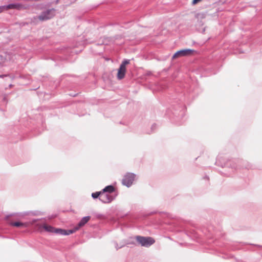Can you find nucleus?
<instances>
[{
  "mask_svg": "<svg viewBox=\"0 0 262 262\" xmlns=\"http://www.w3.org/2000/svg\"><path fill=\"white\" fill-rule=\"evenodd\" d=\"M135 238L138 245L145 247H149L155 242V239L149 236L137 235L135 237Z\"/></svg>",
  "mask_w": 262,
  "mask_h": 262,
  "instance_id": "nucleus-2",
  "label": "nucleus"
},
{
  "mask_svg": "<svg viewBox=\"0 0 262 262\" xmlns=\"http://www.w3.org/2000/svg\"><path fill=\"white\" fill-rule=\"evenodd\" d=\"M4 10H6V6H0V13L2 12Z\"/></svg>",
  "mask_w": 262,
  "mask_h": 262,
  "instance_id": "nucleus-18",
  "label": "nucleus"
},
{
  "mask_svg": "<svg viewBox=\"0 0 262 262\" xmlns=\"http://www.w3.org/2000/svg\"><path fill=\"white\" fill-rule=\"evenodd\" d=\"M201 0H193L192 2V4L193 5H195L196 4L198 3H199V2H200Z\"/></svg>",
  "mask_w": 262,
  "mask_h": 262,
  "instance_id": "nucleus-19",
  "label": "nucleus"
},
{
  "mask_svg": "<svg viewBox=\"0 0 262 262\" xmlns=\"http://www.w3.org/2000/svg\"><path fill=\"white\" fill-rule=\"evenodd\" d=\"M154 127H155V125H152V128Z\"/></svg>",
  "mask_w": 262,
  "mask_h": 262,
  "instance_id": "nucleus-21",
  "label": "nucleus"
},
{
  "mask_svg": "<svg viewBox=\"0 0 262 262\" xmlns=\"http://www.w3.org/2000/svg\"><path fill=\"white\" fill-rule=\"evenodd\" d=\"M56 10L54 8L47 9L41 12L37 18L41 21H46L52 18L55 15Z\"/></svg>",
  "mask_w": 262,
  "mask_h": 262,
  "instance_id": "nucleus-3",
  "label": "nucleus"
},
{
  "mask_svg": "<svg viewBox=\"0 0 262 262\" xmlns=\"http://www.w3.org/2000/svg\"><path fill=\"white\" fill-rule=\"evenodd\" d=\"M43 228L46 231L51 233H54L55 230V228L50 225H45L43 226Z\"/></svg>",
  "mask_w": 262,
  "mask_h": 262,
  "instance_id": "nucleus-12",
  "label": "nucleus"
},
{
  "mask_svg": "<svg viewBox=\"0 0 262 262\" xmlns=\"http://www.w3.org/2000/svg\"><path fill=\"white\" fill-rule=\"evenodd\" d=\"M66 230L61 228H55L54 233L57 234L65 235Z\"/></svg>",
  "mask_w": 262,
  "mask_h": 262,
  "instance_id": "nucleus-13",
  "label": "nucleus"
},
{
  "mask_svg": "<svg viewBox=\"0 0 262 262\" xmlns=\"http://www.w3.org/2000/svg\"><path fill=\"white\" fill-rule=\"evenodd\" d=\"M91 216H86L83 217H82L81 220L79 221L77 225L76 226L77 227H78V229L83 226L86 223L88 222V221L90 220Z\"/></svg>",
  "mask_w": 262,
  "mask_h": 262,
  "instance_id": "nucleus-8",
  "label": "nucleus"
},
{
  "mask_svg": "<svg viewBox=\"0 0 262 262\" xmlns=\"http://www.w3.org/2000/svg\"><path fill=\"white\" fill-rule=\"evenodd\" d=\"M225 167H231L234 169H237L241 168L250 169L252 168V165L248 162L242 159H234L227 161L224 164Z\"/></svg>",
  "mask_w": 262,
  "mask_h": 262,
  "instance_id": "nucleus-1",
  "label": "nucleus"
},
{
  "mask_svg": "<svg viewBox=\"0 0 262 262\" xmlns=\"http://www.w3.org/2000/svg\"><path fill=\"white\" fill-rule=\"evenodd\" d=\"M129 60L124 59L120 64V67L122 68H126V65L129 63Z\"/></svg>",
  "mask_w": 262,
  "mask_h": 262,
  "instance_id": "nucleus-16",
  "label": "nucleus"
},
{
  "mask_svg": "<svg viewBox=\"0 0 262 262\" xmlns=\"http://www.w3.org/2000/svg\"><path fill=\"white\" fill-rule=\"evenodd\" d=\"M6 7V10L7 9H17L19 10L20 8H21L22 6L18 4V3H13V4H10L7 6Z\"/></svg>",
  "mask_w": 262,
  "mask_h": 262,
  "instance_id": "nucleus-10",
  "label": "nucleus"
},
{
  "mask_svg": "<svg viewBox=\"0 0 262 262\" xmlns=\"http://www.w3.org/2000/svg\"><path fill=\"white\" fill-rule=\"evenodd\" d=\"M10 225L13 226H15L17 227H26L27 224L26 223L20 222H12L10 223Z\"/></svg>",
  "mask_w": 262,
  "mask_h": 262,
  "instance_id": "nucleus-11",
  "label": "nucleus"
},
{
  "mask_svg": "<svg viewBox=\"0 0 262 262\" xmlns=\"http://www.w3.org/2000/svg\"><path fill=\"white\" fill-rule=\"evenodd\" d=\"M78 230V227H77V226L75 227L74 228L72 229L66 230V232L65 233V235H68L71 234H72Z\"/></svg>",
  "mask_w": 262,
  "mask_h": 262,
  "instance_id": "nucleus-14",
  "label": "nucleus"
},
{
  "mask_svg": "<svg viewBox=\"0 0 262 262\" xmlns=\"http://www.w3.org/2000/svg\"><path fill=\"white\" fill-rule=\"evenodd\" d=\"M117 194L113 195L106 193H102L99 199L103 203H109L113 201L116 198Z\"/></svg>",
  "mask_w": 262,
  "mask_h": 262,
  "instance_id": "nucleus-6",
  "label": "nucleus"
},
{
  "mask_svg": "<svg viewBox=\"0 0 262 262\" xmlns=\"http://www.w3.org/2000/svg\"><path fill=\"white\" fill-rule=\"evenodd\" d=\"M136 177L134 173H127L122 180V184L127 187H129L133 184Z\"/></svg>",
  "mask_w": 262,
  "mask_h": 262,
  "instance_id": "nucleus-4",
  "label": "nucleus"
},
{
  "mask_svg": "<svg viewBox=\"0 0 262 262\" xmlns=\"http://www.w3.org/2000/svg\"><path fill=\"white\" fill-rule=\"evenodd\" d=\"M126 73V68H122L120 67L118 70L117 78L119 80L122 79Z\"/></svg>",
  "mask_w": 262,
  "mask_h": 262,
  "instance_id": "nucleus-7",
  "label": "nucleus"
},
{
  "mask_svg": "<svg viewBox=\"0 0 262 262\" xmlns=\"http://www.w3.org/2000/svg\"><path fill=\"white\" fill-rule=\"evenodd\" d=\"M114 245H115V248L116 249V250H118V249L123 247L125 246V244H122L119 246L118 243L116 242H114Z\"/></svg>",
  "mask_w": 262,
  "mask_h": 262,
  "instance_id": "nucleus-17",
  "label": "nucleus"
},
{
  "mask_svg": "<svg viewBox=\"0 0 262 262\" xmlns=\"http://www.w3.org/2000/svg\"><path fill=\"white\" fill-rule=\"evenodd\" d=\"M194 51L190 49H184L176 52L172 56V59L180 57L187 56L192 54Z\"/></svg>",
  "mask_w": 262,
  "mask_h": 262,
  "instance_id": "nucleus-5",
  "label": "nucleus"
},
{
  "mask_svg": "<svg viewBox=\"0 0 262 262\" xmlns=\"http://www.w3.org/2000/svg\"><path fill=\"white\" fill-rule=\"evenodd\" d=\"M102 194V191H97L96 192H94L92 193V197L95 199L98 198L100 196V195Z\"/></svg>",
  "mask_w": 262,
  "mask_h": 262,
  "instance_id": "nucleus-15",
  "label": "nucleus"
},
{
  "mask_svg": "<svg viewBox=\"0 0 262 262\" xmlns=\"http://www.w3.org/2000/svg\"><path fill=\"white\" fill-rule=\"evenodd\" d=\"M59 2V0H56L55 4H57Z\"/></svg>",
  "mask_w": 262,
  "mask_h": 262,
  "instance_id": "nucleus-20",
  "label": "nucleus"
},
{
  "mask_svg": "<svg viewBox=\"0 0 262 262\" xmlns=\"http://www.w3.org/2000/svg\"><path fill=\"white\" fill-rule=\"evenodd\" d=\"M115 191V188L113 185H108L106 186L105 188H104L102 190V193H106L108 194L112 193Z\"/></svg>",
  "mask_w": 262,
  "mask_h": 262,
  "instance_id": "nucleus-9",
  "label": "nucleus"
}]
</instances>
